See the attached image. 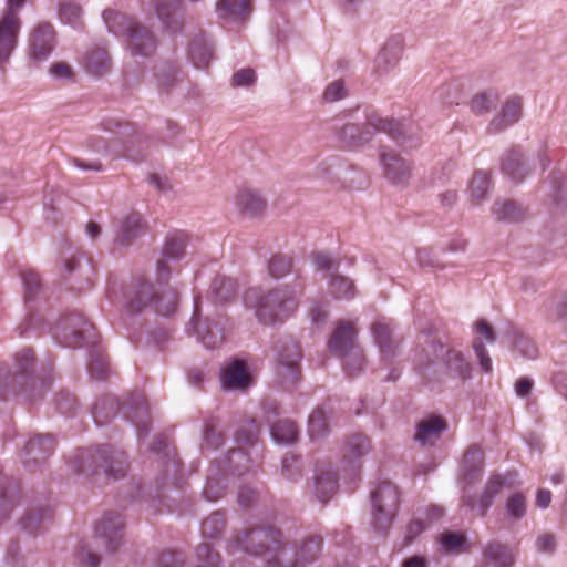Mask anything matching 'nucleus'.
<instances>
[{"label":"nucleus","mask_w":567,"mask_h":567,"mask_svg":"<svg viewBox=\"0 0 567 567\" xmlns=\"http://www.w3.org/2000/svg\"><path fill=\"white\" fill-rule=\"evenodd\" d=\"M245 302L255 308L258 320L264 324L281 322L298 308L297 293L288 287L264 293L257 289H249L245 293Z\"/></svg>","instance_id":"obj_1"},{"label":"nucleus","mask_w":567,"mask_h":567,"mask_svg":"<svg viewBox=\"0 0 567 567\" xmlns=\"http://www.w3.org/2000/svg\"><path fill=\"white\" fill-rule=\"evenodd\" d=\"M104 18L113 32L127 37V44L133 55L148 56L155 52L156 39L146 27L114 11H106Z\"/></svg>","instance_id":"obj_2"},{"label":"nucleus","mask_w":567,"mask_h":567,"mask_svg":"<svg viewBox=\"0 0 567 567\" xmlns=\"http://www.w3.org/2000/svg\"><path fill=\"white\" fill-rule=\"evenodd\" d=\"M279 530L272 527L252 528L237 538V545L254 556H264L265 560L270 564H277V553L281 548Z\"/></svg>","instance_id":"obj_3"},{"label":"nucleus","mask_w":567,"mask_h":567,"mask_svg":"<svg viewBox=\"0 0 567 567\" xmlns=\"http://www.w3.org/2000/svg\"><path fill=\"white\" fill-rule=\"evenodd\" d=\"M358 334L355 323L349 320H340L329 340V348L339 355L346 357L344 369L349 375H354L363 367V357L359 353L348 355L354 347Z\"/></svg>","instance_id":"obj_4"},{"label":"nucleus","mask_w":567,"mask_h":567,"mask_svg":"<svg viewBox=\"0 0 567 567\" xmlns=\"http://www.w3.org/2000/svg\"><path fill=\"white\" fill-rule=\"evenodd\" d=\"M178 302V293L173 288H165L161 291H154L150 282H141L134 291L130 307L134 311H141L150 306L156 312L163 316H169L175 312Z\"/></svg>","instance_id":"obj_5"},{"label":"nucleus","mask_w":567,"mask_h":567,"mask_svg":"<svg viewBox=\"0 0 567 567\" xmlns=\"http://www.w3.org/2000/svg\"><path fill=\"white\" fill-rule=\"evenodd\" d=\"M25 0H8L6 10L0 17V69H4L17 45L21 28L18 16Z\"/></svg>","instance_id":"obj_6"},{"label":"nucleus","mask_w":567,"mask_h":567,"mask_svg":"<svg viewBox=\"0 0 567 567\" xmlns=\"http://www.w3.org/2000/svg\"><path fill=\"white\" fill-rule=\"evenodd\" d=\"M374 525L386 530L399 507V492L391 482H382L371 494Z\"/></svg>","instance_id":"obj_7"},{"label":"nucleus","mask_w":567,"mask_h":567,"mask_svg":"<svg viewBox=\"0 0 567 567\" xmlns=\"http://www.w3.org/2000/svg\"><path fill=\"white\" fill-rule=\"evenodd\" d=\"M91 324L81 313H71L59 320L54 327V337L64 346L79 347L84 342V334Z\"/></svg>","instance_id":"obj_8"},{"label":"nucleus","mask_w":567,"mask_h":567,"mask_svg":"<svg viewBox=\"0 0 567 567\" xmlns=\"http://www.w3.org/2000/svg\"><path fill=\"white\" fill-rule=\"evenodd\" d=\"M55 44V33L49 23L39 24L30 35V58L42 61L49 56Z\"/></svg>","instance_id":"obj_9"},{"label":"nucleus","mask_w":567,"mask_h":567,"mask_svg":"<svg viewBox=\"0 0 567 567\" xmlns=\"http://www.w3.org/2000/svg\"><path fill=\"white\" fill-rule=\"evenodd\" d=\"M123 520L117 514H109L97 524L95 533L105 540L106 550L115 551L122 540Z\"/></svg>","instance_id":"obj_10"},{"label":"nucleus","mask_w":567,"mask_h":567,"mask_svg":"<svg viewBox=\"0 0 567 567\" xmlns=\"http://www.w3.org/2000/svg\"><path fill=\"white\" fill-rule=\"evenodd\" d=\"M381 162L385 177L393 184H404L411 175V166L394 152H382Z\"/></svg>","instance_id":"obj_11"},{"label":"nucleus","mask_w":567,"mask_h":567,"mask_svg":"<svg viewBox=\"0 0 567 567\" xmlns=\"http://www.w3.org/2000/svg\"><path fill=\"white\" fill-rule=\"evenodd\" d=\"M446 427L447 423L444 417L429 415L419 422L414 439L421 445H433Z\"/></svg>","instance_id":"obj_12"},{"label":"nucleus","mask_w":567,"mask_h":567,"mask_svg":"<svg viewBox=\"0 0 567 567\" xmlns=\"http://www.w3.org/2000/svg\"><path fill=\"white\" fill-rule=\"evenodd\" d=\"M284 351L285 353H281L279 357L278 373L284 380L296 382L300 374V347L295 341H289L285 344Z\"/></svg>","instance_id":"obj_13"},{"label":"nucleus","mask_w":567,"mask_h":567,"mask_svg":"<svg viewBox=\"0 0 567 567\" xmlns=\"http://www.w3.org/2000/svg\"><path fill=\"white\" fill-rule=\"evenodd\" d=\"M523 102L519 96L508 97L489 125V131L497 133L516 123L522 116Z\"/></svg>","instance_id":"obj_14"},{"label":"nucleus","mask_w":567,"mask_h":567,"mask_svg":"<svg viewBox=\"0 0 567 567\" xmlns=\"http://www.w3.org/2000/svg\"><path fill=\"white\" fill-rule=\"evenodd\" d=\"M251 378L248 374L245 363L234 360L227 364L221 372V384L228 390H244L249 386Z\"/></svg>","instance_id":"obj_15"},{"label":"nucleus","mask_w":567,"mask_h":567,"mask_svg":"<svg viewBox=\"0 0 567 567\" xmlns=\"http://www.w3.org/2000/svg\"><path fill=\"white\" fill-rule=\"evenodd\" d=\"M235 205L241 214L256 216L264 212L266 202L256 190L241 188L235 196Z\"/></svg>","instance_id":"obj_16"},{"label":"nucleus","mask_w":567,"mask_h":567,"mask_svg":"<svg viewBox=\"0 0 567 567\" xmlns=\"http://www.w3.org/2000/svg\"><path fill=\"white\" fill-rule=\"evenodd\" d=\"M483 567H511L514 557L508 547L501 543H489L484 549Z\"/></svg>","instance_id":"obj_17"},{"label":"nucleus","mask_w":567,"mask_h":567,"mask_svg":"<svg viewBox=\"0 0 567 567\" xmlns=\"http://www.w3.org/2000/svg\"><path fill=\"white\" fill-rule=\"evenodd\" d=\"M446 372L453 378L466 380L471 377L472 365L465 359L464 354L456 350L450 349L445 355Z\"/></svg>","instance_id":"obj_18"},{"label":"nucleus","mask_w":567,"mask_h":567,"mask_svg":"<svg viewBox=\"0 0 567 567\" xmlns=\"http://www.w3.org/2000/svg\"><path fill=\"white\" fill-rule=\"evenodd\" d=\"M217 11L223 19L244 20L251 11V0H220Z\"/></svg>","instance_id":"obj_19"},{"label":"nucleus","mask_w":567,"mask_h":567,"mask_svg":"<svg viewBox=\"0 0 567 567\" xmlns=\"http://www.w3.org/2000/svg\"><path fill=\"white\" fill-rule=\"evenodd\" d=\"M55 440L52 435H37L25 445V452L34 461L45 460L54 450Z\"/></svg>","instance_id":"obj_20"},{"label":"nucleus","mask_w":567,"mask_h":567,"mask_svg":"<svg viewBox=\"0 0 567 567\" xmlns=\"http://www.w3.org/2000/svg\"><path fill=\"white\" fill-rule=\"evenodd\" d=\"M194 327L198 339L208 349L218 347L224 340L223 331L217 323H203L195 320Z\"/></svg>","instance_id":"obj_21"},{"label":"nucleus","mask_w":567,"mask_h":567,"mask_svg":"<svg viewBox=\"0 0 567 567\" xmlns=\"http://www.w3.org/2000/svg\"><path fill=\"white\" fill-rule=\"evenodd\" d=\"M403 52V42L400 38H391L383 45L377 56L379 66L394 68L401 59Z\"/></svg>","instance_id":"obj_22"},{"label":"nucleus","mask_w":567,"mask_h":567,"mask_svg":"<svg viewBox=\"0 0 567 567\" xmlns=\"http://www.w3.org/2000/svg\"><path fill=\"white\" fill-rule=\"evenodd\" d=\"M371 449L370 440L363 434L350 436L343 447V457L349 462H354L365 455Z\"/></svg>","instance_id":"obj_23"},{"label":"nucleus","mask_w":567,"mask_h":567,"mask_svg":"<svg viewBox=\"0 0 567 567\" xmlns=\"http://www.w3.org/2000/svg\"><path fill=\"white\" fill-rule=\"evenodd\" d=\"M367 125L373 127L378 132L388 133L392 138L399 141L401 138L402 124L390 118H383L378 113L372 112L367 117Z\"/></svg>","instance_id":"obj_24"},{"label":"nucleus","mask_w":567,"mask_h":567,"mask_svg":"<svg viewBox=\"0 0 567 567\" xmlns=\"http://www.w3.org/2000/svg\"><path fill=\"white\" fill-rule=\"evenodd\" d=\"M503 171L515 182H522L527 174L525 164L523 163V154L518 150H512L503 162Z\"/></svg>","instance_id":"obj_25"},{"label":"nucleus","mask_w":567,"mask_h":567,"mask_svg":"<svg viewBox=\"0 0 567 567\" xmlns=\"http://www.w3.org/2000/svg\"><path fill=\"white\" fill-rule=\"evenodd\" d=\"M329 292L336 299H352L357 289L352 279L337 275L329 281Z\"/></svg>","instance_id":"obj_26"},{"label":"nucleus","mask_w":567,"mask_h":567,"mask_svg":"<svg viewBox=\"0 0 567 567\" xmlns=\"http://www.w3.org/2000/svg\"><path fill=\"white\" fill-rule=\"evenodd\" d=\"M338 480L334 472H326L316 476V494L321 502H327L334 494Z\"/></svg>","instance_id":"obj_27"},{"label":"nucleus","mask_w":567,"mask_h":567,"mask_svg":"<svg viewBox=\"0 0 567 567\" xmlns=\"http://www.w3.org/2000/svg\"><path fill=\"white\" fill-rule=\"evenodd\" d=\"M503 486V480L499 476L491 478L477 502V511L481 516H484L487 509L494 503V498L499 494Z\"/></svg>","instance_id":"obj_28"},{"label":"nucleus","mask_w":567,"mask_h":567,"mask_svg":"<svg viewBox=\"0 0 567 567\" xmlns=\"http://www.w3.org/2000/svg\"><path fill=\"white\" fill-rule=\"evenodd\" d=\"M506 515L513 520H520L527 512V498L522 492L509 495L505 503Z\"/></svg>","instance_id":"obj_29"},{"label":"nucleus","mask_w":567,"mask_h":567,"mask_svg":"<svg viewBox=\"0 0 567 567\" xmlns=\"http://www.w3.org/2000/svg\"><path fill=\"white\" fill-rule=\"evenodd\" d=\"M189 58L196 69H207L213 60V51L205 42H194L189 49Z\"/></svg>","instance_id":"obj_30"},{"label":"nucleus","mask_w":567,"mask_h":567,"mask_svg":"<svg viewBox=\"0 0 567 567\" xmlns=\"http://www.w3.org/2000/svg\"><path fill=\"white\" fill-rule=\"evenodd\" d=\"M493 210L499 220L518 221L524 217V210L512 200L496 202Z\"/></svg>","instance_id":"obj_31"},{"label":"nucleus","mask_w":567,"mask_h":567,"mask_svg":"<svg viewBox=\"0 0 567 567\" xmlns=\"http://www.w3.org/2000/svg\"><path fill=\"white\" fill-rule=\"evenodd\" d=\"M498 101V96L494 92H482L475 94L471 102L470 107L471 111L476 115H484L488 113Z\"/></svg>","instance_id":"obj_32"},{"label":"nucleus","mask_w":567,"mask_h":567,"mask_svg":"<svg viewBox=\"0 0 567 567\" xmlns=\"http://www.w3.org/2000/svg\"><path fill=\"white\" fill-rule=\"evenodd\" d=\"M372 333L383 354L393 353V348L391 346V328L388 322L382 320L374 322L372 326Z\"/></svg>","instance_id":"obj_33"},{"label":"nucleus","mask_w":567,"mask_h":567,"mask_svg":"<svg viewBox=\"0 0 567 567\" xmlns=\"http://www.w3.org/2000/svg\"><path fill=\"white\" fill-rule=\"evenodd\" d=\"M297 434L296 424L289 420L278 421L271 427V435L277 442L292 443L297 439Z\"/></svg>","instance_id":"obj_34"},{"label":"nucleus","mask_w":567,"mask_h":567,"mask_svg":"<svg viewBox=\"0 0 567 567\" xmlns=\"http://www.w3.org/2000/svg\"><path fill=\"white\" fill-rule=\"evenodd\" d=\"M143 230L142 218L137 214L130 215L121 226V234L118 241L121 244H127L133 238L137 237Z\"/></svg>","instance_id":"obj_35"},{"label":"nucleus","mask_w":567,"mask_h":567,"mask_svg":"<svg viewBox=\"0 0 567 567\" xmlns=\"http://www.w3.org/2000/svg\"><path fill=\"white\" fill-rule=\"evenodd\" d=\"M340 138L347 147H358L368 142L370 137L365 132H360L354 124H347L340 132Z\"/></svg>","instance_id":"obj_36"},{"label":"nucleus","mask_w":567,"mask_h":567,"mask_svg":"<svg viewBox=\"0 0 567 567\" xmlns=\"http://www.w3.org/2000/svg\"><path fill=\"white\" fill-rule=\"evenodd\" d=\"M111 65L110 55L104 49H94L86 55L85 68L87 71H104Z\"/></svg>","instance_id":"obj_37"},{"label":"nucleus","mask_w":567,"mask_h":567,"mask_svg":"<svg viewBox=\"0 0 567 567\" xmlns=\"http://www.w3.org/2000/svg\"><path fill=\"white\" fill-rule=\"evenodd\" d=\"M489 175L486 172L478 171L473 174L471 179L470 189L472 197L480 202L482 200L489 189Z\"/></svg>","instance_id":"obj_38"},{"label":"nucleus","mask_w":567,"mask_h":567,"mask_svg":"<svg viewBox=\"0 0 567 567\" xmlns=\"http://www.w3.org/2000/svg\"><path fill=\"white\" fill-rule=\"evenodd\" d=\"M440 544L446 553H461L464 550L466 537L463 533H443L440 537Z\"/></svg>","instance_id":"obj_39"},{"label":"nucleus","mask_w":567,"mask_h":567,"mask_svg":"<svg viewBox=\"0 0 567 567\" xmlns=\"http://www.w3.org/2000/svg\"><path fill=\"white\" fill-rule=\"evenodd\" d=\"M101 456L104 460V464L102 465L105 468V472L109 473V475L113 476L114 478H120L124 476L126 472V463L117 457V455H107L106 449H100L99 450Z\"/></svg>","instance_id":"obj_40"},{"label":"nucleus","mask_w":567,"mask_h":567,"mask_svg":"<svg viewBox=\"0 0 567 567\" xmlns=\"http://www.w3.org/2000/svg\"><path fill=\"white\" fill-rule=\"evenodd\" d=\"M225 517L220 513H214L202 523V533L207 538H215L225 529Z\"/></svg>","instance_id":"obj_41"},{"label":"nucleus","mask_w":567,"mask_h":567,"mask_svg":"<svg viewBox=\"0 0 567 567\" xmlns=\"http://www.w3.org/2000/svg\"><path fill=\"white\" fill-rule=\"evenodd\" d=\"M328 430L327 416L323 410L316 409L309 416V435L312 440L319 439Z\"/></svg>","instance_id":"obj_42"},{"label":"nucleus","mask_w":567,"mask_h":567,"mask_svg":"<svg viewBox=\"0 0 567 567\" xmlns=\"http://www.w3.org/2000/svg\"><path fill=\"white\" fill-rule=\"evenodd\" d=\"M213 290L216 298L221 301H228L236 293V282L230 278L219 277L213 281Z\"/></svg>","instance_id":"obj_43"},{"label":"nucleus","mask_w":567,"mask_h":567,"mask_svg":"<svg viewBox=\"0 0 567 567\" xmlns=\"http://www.w3.org/2000/svg\"><path fill=\"white\" fill-rule=\"evenodd\" d=\"M484 463V452L478 445L467 449L463 457V468L467 473L480 471Z\"/></svg>","instance_id":"obj_44"},{"label":"nucleus","mask_w":567,"mask_h":567,"mask_svg":"<svg viewBox=\"0 0 567 567\" xmlns=\"http://www.w3.org/2000/svg\"><path fill=\"white\" fill-rule=\"evenodd\" d=\"M198 564L196 567H220L218 553L213 551L209 544H200L196 549Z\"/></svg>","instance_id":"obj_45"},{"label":"nucleus","mask_w":567,"mask_h":567,"mask_svg":"<svg viewBox=\"0 0 567 567\" xmlns=\"http://www.w3.org/2000/svg\"><path fill=\"white\" fill-rule=\"evenodd\" d=\"M322 547V538L320 536H311L307 538L299 550V558L303 561L313 560Z\"/></svg>","instance_id":"obj_46"},{"label":"nucleus","mask_w":567,"mask_h":567,"mask_svg":"<svg viewBox=\"0 0 567 567\" xmlns=\"http://www.w3.org/2000/svg\"><path fill=\"white\" fill-rule=\"evenodd\" d=\"M186 247V240L183 235L168 238L164 247V257L167 259H178L183 256Z\"/></svg>","instance_id":"obj_47"},{"label":"nucleus","mask_w":567,"mask_h":567,"mask_svg":"<svg viewBox=\"0 0 567 567\" xmlns=\"http://www.w3.org/2000/svg\"><path fill=\"white\" fill-rule=\"evenodd\" d=\"M82 10L79 4L73 2H63L59 8V16L65 23L76 25L80 23Z\"/></svg>","instance_id":"obj_48"},{"label":"nucleus","mask_w":567,"mask_h":567,"mask_svg":"<svg viewBox=\"0 0 567 567\" xmlns=\"http://www.w3.org/2000/svg\"><path fill=\"white\" fill-rule=\"evenodd\" d=\"M22 281L25 288V299L31 300L35 297L38 291L40 290L41 282L37 272L33 270H25L21 274Z\"/></svg>","instance_id":"obj_49"},{"label":"nucleus","mask_w":567,"mask_h":567,"mask_svg":"<svg viewBox=\"0 0 567 567\" xmlns=\"http://www.w3.org/2000/svg\"><path fill=\"white\" fill-rule=\"evenodd\" d=\"M291 260L285 256H274L269 261V274L274 278H281L290 271Z\"/></svg>","instance_id":"obj_50"},{"label":"nucleus","mask_w":567,"mask_h":567,"mask_svg":"<svg viewBox=\"0 0 567 567\" xmlns=\"http://www.w3.org/2000/svg\"><path fill=\"white\" fill-rule=\"evenodd\" d=\"M347 96V90L343 81L338 80L329 84L323 93V99L327 102H336Z\"/></svg>","instance_id":"obj_51"},{"label":"nucleus","mask_w":567,"mask_h":567,"mask_svg":"<svg viewBox=\"0 0 567 567\" xmlns=\"http://www.w3.org/2000/svg\"><path fill=\"white\" fill-rule=\"evenodd\" d=\"M473 349L480 360L481 368L485 372H491L492 371V360H491L489 355L487 354L483 342L481 340H474Z\"/></svg>","instance_id":"obj_52"},{"label":"nucleus","mask_w":567,"mask_h":567,"mask_svg":"<svg viewBox=\"0 0 567 567\" xmlns=\"http://www.w3.org/2000/svg\"><path fill=\"white\" fill-rule=\"evenodd\" d=\"M34 353L31 349H23L16 355V362L19 372H28L29 368L33 365Z\"/></svg>","instance_id":"obj_53"},{"label":"nucleus","mask_w":567,"mask_h":567,"mask_svg":"<svg viewBox=\"0 0 567 567\" xmlns=\"http://www.w3.org/2000/svg\"><path fill=\"white\" fill-rule=\"evenodd\" d=\"M312 260L318 270H330L338 268V261L324 252H315Z\"/></svg>","instance_id":"obj_54"},{"label":"nucleus","mask_w":567,"mask_h":567,"mask_svg":"<svg viewBox=\"0 0 567 567\" xmlns=\"http://www.w3.org/2000/svg\"><path fill=\"white\" fill-rule=\"evenodd\" d=\"M182 564V555L175 551H165L158 559L159 567H178Z\"/></svg>","instance_id":"obj_55"},{"label":"nucleus","mask_w":567,"mask_h":567,"mask_svg":"<svg viewBox=\"0 0 567 567\" xmlns=\"http://www.w3.org/2000/svg\"><path fill=\"white\" fill-rule=\"evenodd\" d=\"M474 329L478 336L485 338L488 342L495 341L494 330L486 320H477L474 324Z\"/></svg>","instance_id":"obj_56"},{"label":"nucleus","mask_w":567,"mask_h":567,"mask_svg":"<svg viewBox=\"0 0 567 567\" xmlns=\"http://www.w3.org/2000/svg\"><path fill=\"white\" fill-rule=\"evenodd\" d=\"M135 143H142V140H141V136H140V135H138V136L133 137V138L128 142V144H130V145H124V146L122 147V150H121V151H116V154H117V155H121V156H123V157H126V158L133 159V161H138L140 158H142V154H141L140 152H135V151L133 150V145H134Z\"/></svg>","instance_id":"obj_57"},{"label":"nucleus","mask_w":567,"mask_h":567,"mask_svg":"<svg viewBox=\"0 0 567 567\" xmlns=\"http://www.w3.org/2000/svg\"><path fill=\"white\" fill-rule=\"evenodd\" d=\"M256 82L255 73H234L231 85L236 87L250 86Z\"/></svg>","instance_id":"obj_58"},{"label":"nucleus","mask_w":567,"mask_h":567,"mask_svg":"<svg viewBox=\"0 0 567 567\" xmlns=\"http://www.w3.org/2000/svg\"><path fill=\"white\" fill-rule=\"evenodd\" d=\"M537 549L542 553H551L555 549L556 543L553 535L544 534L537 539Z\"/></svg>","instance_id":"obj_59"},{"label":"nucleus","mask_w":567,"mask_h":567,"mask_svg":"<svg viewBox=\"0 0 567 567\" xmlns=\"http://www.w3.org/2000/svg\"><path fill=\"white\" fill-rule=\"evenodd\" d=\"M42 519V516L38 513H29L23 519H22V526L24 529L29 530L30 533H35L39 530V523Z\"/></svg>","instance_id":"obj_60"},{"label":"nucleus","mask_w":567,"mask_h":567,"mask_svg":"<svg viewBox=\"0 0 567 567\" xmlns=\"http://www.w3.org/2000/svg\"><path fill=\"white\" fill-rule=\"evenodd\" d=\"M75 404L74 398L69 393H61L56 399L58 409L62 413H69Z\"/></svg>","instance_id":"obj_61"},{"label":"nucleus","mask_w":567,"mask_h":567,"mask_svg":"<svg viewBox=\"0 0 567 567\" xmlns=\"http://www.w3.org/2000/svg\"><path fill=\"white\" fill-rule=\"evenodd\" d=\"M533 388V381L529 378L522 377L516 382V393L519 396H527Z\"/></svg>","instance_id":"obj_62"},{"label":"nucleus","mask_w":567,"mask_h":567,"mask_svg":"<svg viewBox=\"0 0 567 567\" xmlns=\"http://www.w3.org/2000/svg\"><path fill=\"white\" fill-rule=\"evenodd\" d=\"M426 528L421 519H413L408 525V539L411 542L414 537L421 534Z\"/></svg>","instance_id":"obj_63"},{"label":"nucleus","mask_w":567,"mask_h":567,"mask_svg":"<svg viewBox=\"0 0 567 567\" xmlns=\"http://www.w3.org/2000/svg\"><path fill=\"white\" fill-rule=\"evenodd\" d=\"M516 347L519 349V351L528 357V358H535L536 354H537V349L535 348V346L527 341V340H520L516 343Z\"/></svg>","instance_id":"obj_64"}]
</instances>
